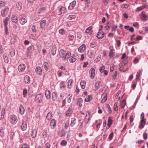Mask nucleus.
<instances>
[{"label":"nucleus","instance_id":"nucleus-26","mask_svg":"<svg viewBox=\"0 0 148 148\" xmlns=\"http://www.w3.org/2000/svg\"><path fill=\"white\" fill-rule=\"evenodd\" d=\"M73 82V80L72 79H70L67 82L68 83V88H69L70 89L72 88V84Z\"/></svg>","mask_w":148,"mask_h":148},{"label":"nucleus","instance_id":"nucleus-33","mask_svg":"<svg viewBox=\"0 0 148 148\" xmlns=\"http://www.w3.org/2000/svg\"><path fill=\"white\" fill-rule=\"evenodd\" d=\"M122 8H125L127 10H130V6L129 5L127 4H123L121 6Z\"/></svg>","mask_w":148,"mask_h":148},{"label":"nucleus","instance_id":"nucleus-8","mask_svg":"<svg viewBox=\"0 0 148 148\" xmlns=\"http://www.w3.org/2000/svg\"><path fill=\"white\" fill-rule=\"evenodd\" d=\"M25 64H20L18 67V71L21 72H23L25 69Z\"/></svg>","mask_w":148,"mask_h":148},{"label":"nucleus","instance_id":"nucleus-19","mask_svg":"<svg viewBox=\"0 0 148 148\" xmlns=\"http://www.w3.org/2000/svg\"><path fill=\"white\" fill-rule=\"evenodd\" d=\"M146 122L145 120H142L140 122V124L139 126V128L140 129H143L145 125Z\"/></svg>","mask_w":148,"mask_h":148},{"label":"nucleus","instance_id":"nucleus-15","mask_svg":"<svg viewBox=\"0 0 148 148\" xmlns=\"http://www.w3.org/2000/svg\"><path fill=\"white\" fill-rule=\"evenodd\" d=\"M104 36V33L102 32H98L97 37L99 39L103 38Z\"/></svg>","mask_w":148,"mask_h":148},{"label":"nucleus","instance_id":"nucleus-24","mask_svg":"<svg viewBox=\"0 0 148 148\" xmlns=\"http://www.w3.org/2000/svg\"><path fill=\"white\" fill-rule=\"evenodd\" d=\"M92 27L91 26L89 27L86 29L85 31L86 33L90 35L92 34Z\"/></svg>","mask_w":148,"mask_h":148},{"label":"nucleus","instance_id":"nucleus-13","mask_svg":"<svg viewBox=\"0 0 148 148\" xmlns=\"http://www.w3.org/2000/svg\"><path fill=\"white\" fill-rule=\"evenodd\" d=\"M73 112L72 109L69 108L68 110L66 112L65 115L67 117L70 116Z\"/></svg>","mask_w":148,"mask_h":148},{"label":"nucleus","instance_id":"nucleus-60","mask_svg":"<svg viewBox=\"0 0 148 148\" xmlns=\"http://www.w3.org/2000/svg\"><path fill=\"white\" fill-rule=\"evenodd\" d=\"M130 123L131 124L134 121L133 115H132L130 116Z\"/></svg>","mask_w":148,"mask_h":148},{"label":"nucleus","instance_id":"nucleus-27","mask_svg":"<svg viewBox=\"0 0 148 148\" xmlns=\"http://www.w3.org/2000/svg\"><path fill=\"white\" fill-rule=\"evenodd\" d=\"M46 20H42L40 22V28H44L46 25Z\"/></svg>","mask_w":148,"mask_h":148},{"label":"nucleus","instance_id":"nucleus-2","mask_svg":"<svg viewBox=\"0 0 148 148\" xmlns=\"http://www.w3.org/2000/svg\"><path fill=\"white\" fill-rule=\"evenodd\" d=\"M10 121L11 124L13 125H15L18 121L17 116L14 114L12 115L10 117Z\"/></svg>","mask_w":148,"mask_h":148},{"label":"nucleus","instance_id":"nucleus-38","mask_svg":"<svg viewBox=\"0 0 148 148\" xmlns=\"http://www.w3.org/2000/svg\"><path fill=\"white\" fill-rule=\"evenodd\" d=\"M92 99V97L90 95H88L86 97L85 101L86 102L90 101Z\"/></svg>","mask_w":148,"mask_h":148},{"label":"nucleus","instance_id":"nucleus-54","mask_svg":"<svg viewBox=\"0 0 148 148\" xmlns=\"http://www.w3.org/2000/svg\"><path fill=\"white\" fill-rule=\"evenodd\" d=\"M67 144V142L65 140H63L61 143V145H62L65 146Z\"/></svg>","mask_w":148,"mask_h":148},{"label":"nucleus","instance_id":"nucleus-7","mask_svg":"<svg viewBox=\"0 0 148 148\" xmlns=\"http://www.w3.org/2000/svg\"><path fill=\"white\" fill-rule=\"evenodd\" d=\"M8 11V8L7 7H5L4 9L1 11V14L2 16L3 17H5L6 16Z\"/></svg>","mask_w":148,"mask_h":148},{"label":"nucleus","instance_id":"nucleus-1","mask_svg":"<svg viewBox=\"0 0 148 148\" xmlns=\"http://www.w3.org/2000/svg\"><path fill=\"white\" fill-rule=\"evenodd\" d=\"M60 56L62 58V59L64 60H68L69 57L71 55V53L70 51H68L66 53V51L64 49H61L59 53Z\"/></svg>","mask_w":148,"mask_h":148},{"label":"nucleus","instance_id":"nucleus-34","mask_svg":"<svg viewBox=\"0 0 148 148\" xmlns=\"http://www.w3.org/2000/svg\"><path fill=\"white\" fill-rule=\"evenodd\" d=\"M59 10L60 13L61 14L65 12L66 11V8L63 6H62L61 8L59 9Z\"/></svg>","mask_w":148,"mask_h":148},{"label":"nucleus","instance_id":"nucleus-22","mask_svg":"<svg viewBox=\"0 0 148 148\" xmlns=\"http://www.w3.org/2000/svg\"><path fill=\"white\" fill-rule=\"evenodd\" d=\"M21 127L23 131H25L27 128V124L26 122H23L21 126Z\"/></svg>","mask_w":148,"mask_h":148},{"label":"nucleus","instance_id":"nucleus-20","mask_svg":"<svg viewBox=\"0 0 148 148\" xmlns=\"http://www.w3.org/2000/svg\"><path fill=\"white\" fill-rule=\"evenodd\" d=\"M56 50L57 48L56 46L55 45L53 46L51 50V52L53 56H54L56 54Z\"/></svg>","mask_w":148,"mask_h":148},{"label":"nucleus","instance_id":"nucleus-61","mask_svg":"<svg viewBox=\"0 0 148 148\" xmlns=\"http://www.w3.org/2000/svg\"><path fill=\"white\" fill-rule=\"evenodd\" d=\"M109 23L108 22L105 27V28L106 30H108L109 29Z\"/></svg>","mask_w":148,"mask_h":148},{"label":"nucleus","instance_id":"nucleus-17","mask_svg":"<svg viewBox=\"0 0 148 148\" xmlns=\"http://www.w3.org/2000/svg\"><path fill=\"white\" fill-rule=\"evenodd\" d=\"M76 2L75 1H74L71 3L68 7L69 10H71L73 9L76 5Z\"/></svg>","mask_w":148,"mask_h":148},{"label":"nucleus","instance_id":"nucleus-41","mask_svg":"<svg viewBox=\"0 0 148 148\" xmlns=\"http://www.w3.org/2000/svg\"><path fill=\"white\" fill-rule=\"evenodd\" d=\"M57 98L56 93L55 92H53L52 94V99L53 101L56 100Z\"/></svg>","mask_w":148,"mask_h":148},{"label":"nucleus","instance_id":"nucleus-32","mask_svg":"<svg viewBox=\"0 0 148 148\" xmlns=\"http://www.w3.org/2000/svg\"><path fill=\"white\" fill-rule=\"evenodd\" d=\"M12 19V22L15 23H16L18 21L17 17L15 16H13Z\"/></svg>","mask_w":148,"mask_h":148},{"label":"nucleus","instance_id":"nucleus-31","mask_svg":"<svg viewBox=\"0 0 148 148\" xmlns=\"http://www.w3.org/2000/svg\"><path fill=\"white\" fill-rule=\"evenodd\" d=\"M52 117V113L51 112H49L46 116V119L48 120H50Z\"/></svg>","mask_w":148,"mask_h":148},{"label":"nucleus","instance_id":"nucleus-12","mask_svg":"<svg viewBox=\"0 0 148 148\" xmlns=\"http://www.w3.org/2000/svg\"><path fill=\"white\" fill-rule=\"evenodd\" d=\"M36 73L39 75H41L42 73V70L41 67L40 66L37 67L35 69Z\"/></svg>","mask_w":148,"mask_h":148},{"label":"nucleus","instance_id":"nucleus-14","mask_svg":"<svg viewBox=\"0 0 148 148\" xmlns=\"http://www.w3.org/2000/svg\"><path fill=\"white\" fill-rule=\"evenodd\" d=\"M45 94L46 97L47 99H49L51 98V96L50 92L48 90H46L45 91Z\"/></svg>","mask_w":148,"mask_h":148},{"label":"nucleus","instance_id":"nucleus-25","mask_svg":"<svg viewBox=\"0 0 148 148\" xmlns=\"http://www.w3.org/2000/svg\"><path fill=\"white\" fill-rule=\"evenodd\" d=\"M25 112V109L24 107L22 105H21L19 108V112L21 115L24 114Z\"/></svg>","mask_w":148,"mask_h":148},{"label":"nucleus","instance_id":"nucleus-6","mask_svg":"<svg viewBox=\"0 0 148 148\" xmlns=\"http://www.w3.org/2000/svg\"><path fill=\"white\" fill-rule=\"evenodd\" d=\"M42 97L40 94H38L35 97V101L37 102L40 103L42 101Z\"/></svg>","mask_w":148,"mask_h":148},{"label":"nucleus","instance_id":"nucleus-4","mask_svg":"<svg viewBox=\"0 0 148 148\" xmlns=\"http://www.w3.org/2000/svg\"><path fill=\"white\" fill-rule=\"evenodd\" d=\"M20 21L22 25H24L27 22V17L24 15L21 16L20 17Z\"/></svg>","mask_w":148,"mask_h":148},{"label":"nucleus","instance_id":"nucleus-57","mask_svg":"<svg viewBox=\"0 0 148 148\" xmlns=\"http://www.w3.org/2000/svg\"><path fill=\"white\" fill-rule=\"evenodd\" d=\"M117 74V71H116L115 72V73L113 76L112 77V79L114 80H115L116 78V76Z\"/></svg>","mask_w":148,"mask_h":148},{"label":"nucleus","instance_id":"nucleus-49","mask_svg":"<svg viewBox=\"0 0 148 148\" xmlns=\"http://www.w3.org/2000/svg\"><path fill=\"white\" fill-rule=\"evenodd\" d=\"M75 18V15H71L68 17V18L70 20H71Z\"/></svg>","mask_w":148,"mask_h":148},{"label":"nucleus","instance_id":"nucleus-50","mask_svg":"<svg viewBox=\"0 0 148 148\" xmlns=\"http://www.w3.org/2000/svg\"><path fill=\"white\" fill-rule=\"evenodd\" d=\"M46 10V8L45 7H43L40 9L39 11L38 12V13L41 12H44Z\"/></svg>","mask_w":148,"mask_h":148},{"label":"nucleus","instance_id":"nucleus-44","mask_svg":"<svg viewBox=\"0 0 148 148\" xmlns=\"http://www.w3.org/2000/svg\"><path fill=\"white\" fill-rule=\"evenodd\" d=\"M72 95V94H69L67 97V101L68 103H70L71 101Z\"/></svg>","mask_w":148,"mask_h":148},{"label":"nucleus","instance_id":"nucleus-46","mask_svg":"<svg viewBox=\"0 0 148 148\" xmlns=\"http://www.w3.org/2000/svg\"><path fill=\"white\" fill-rule=\"evenodd\" d=\"M3 59L5 63H8L9 62L8 58L7 56H3Z\"/></svg>","mask_w":148,"mask_h":148},{"label":"nucleus","instance_id":"nucleus-45","mask_svg":"<svg viewBox=\"0 0 148 148\" xmlns=\"http://www.w3.org/2000/svg\"><path fill=\"white\" fill-rule=\"evenodd\" d=\"M147 7V6L146 5H142L141 7H138L137 9V10L138 11H140L143 10L145 8H146Z\"/></svg>","mask_w":148,"mask_h":148},{"label":"nucleus","instance_id":"nucleus-3","mask_svg":"<svg viewBox=\"0 0 148 148\" xmlns=\"http://www.w3.org/2000/svg\"><path fill=\"white\" fill-rule=\"evenodd\" d=\"M109 49H110L109 54V56L110 58H113L114 57L115 53V50L112 46H110Z\"/></svg>","mask_w":148,"mask_h":148},{"label":"nucleus","instance_id":"nucleus-56","mask_svg":"<svg viewBox=\"0 0 148 148\" xmlns=\"http://www.w3.org/2000/svg\"><path fill=\"white\" fill-rule=\"evenodd\" d=\"M87 54L90 58H92L93 54L91 52L88 51V52Z\"/></svg>","mask_w":148,"mask_h":148},{"label":"nucleus","instance_id":"nucleus-43","mask_svg":"<svg viewBox=\"0 0 148 148\" xmlns=\"http://www.w3.org/2000/svg\"><path fill=\"white\" fill-rule=\"evenodd\" d=\"M86 82H80V85L82 89H84L85 87Z\"/></svg>","mask_w":148,"mask_h":148},{"label":"nucleus","instance_id":"nucleus-52","mask_svg":"<svg viewBox=\"0 0 148 148\" xmlns=\"http://www.w3.org/2000/svg\"><path fill=\"white\" fill-rule=\"evenodd\" d=\"M59 33L61 35H63L65 33V31L63 29H61L59 31Z\"/></svg>","mask_w":148,"mask_h":148},{"label":"nucleus","instance_id":"nucleus-53","mask_svg":"<svg viewBox=\"0 0 148 148\" xmlns=\"http://www.w3.org/2000/svg\"><path fill=\"white\" fill-rule=\"evenodd\" d=\"M139 73L137 74L136 75V79L137 80H140V73L141 72L140 71H139Z\"/></svg>","mask_w":148,"mask_h":148},{"label":"nucleus","instance_id":"nucleus-11","mask_svg":"<svg viewBox=\"0 0 148 148\" xmlns=\"http://www.w3.org/2000/svg\"><path fill=\"white\" fill-rule=\"evenodd\" d=\"M56 121L54 119H52L50 123V125L51 127V128L54 129L56 127Z\"/></svg>","mask_w":148,"mask_h":148},{"label":"nucleus","instance_id":"nucleus-58","mask_svg":"<svg viewBox=\"0 0 148 148\" xmlns=\"http://www.w3.org/2000/svg\"><path fill=\"white\" fill-rule=\"evenodd\" d=\"M99 84L98 83L96 82L95 83V89L96 90H98L100 88L99 87Z\"/></svg>","mask_w":148,"mask_h":148},{"label":"nucleus","instance_id":"nucleus-5","mask_svg":"<svg viewBox=\"0 0 148 148\" xmlns=\"http://www.w3.org/2000/svg\"><path fill=\"white\" fill-rule=\"evenodd\" d=\"M89 73L90 78L92 79H93L95 78V69L93 68H91L89 71Z\"/></svg>","mask_w":148,"mask_h":148},{"label":"nucleus","instance_id":"nucleus-63","mask_svg":"<svg viewBox=\"0 0 148 148\" xmlns=\"http://www.w3.org/2000/svg\"><path fill=\"white\" fill-rule=\"evenodd\" d=\"M107 107L108 109V111L110 113H111L112 112V108L110 107V105L109 104H107Z\"/></svg>","mask_w":148,"mask_h":148},{"label":"nucleus","instance_id":"nucleus-29","mask_svg":"<svg viewBox=\"0 0 148 148\" xmlns=\"http://www.w3.org/2000/svg\"><path fill=\"white\" fill-rule=\"evenodd\" d=\"M76 119L75 118H72L71 120L70 126L71 127L74 126L76 122Z\"/></svg>","mask_w":148,"mask_h":148},{"label":"nucleus","instance_id":"nucleus-35","mask_svg":"<svg viewBox=\"0 0 148 148\" xmlns=\"http://www.w3.org/2000/svg\"><path fill=\"white\" fill-rule=\"evenodd\" d=\"M44 68L47 71L49 69V65L48 63L47 62H45L43 64Z\"/></svg>","mask_w":148,"mask_h":148},{"label":"nucleus","instance_id":"nucleus-37","mask_svg":"<svg viewBox=\"0 0 148 148\" xmlns=\"http://www.w3.org/2000/svg\"><path fill=\"white\" fill-rule=\"evenodd\" d=\"M126 104V101L125 100H123L121 103L120 106L122 108H123Z\"/></svg>","mask_w":148,"mask_h":148},{"label":"nucleus","instance_id":"nucleus-40","mask_svg":"<svg viewBox=\"0 0 148 148\" xmlns=\"http://www.w3.org/2000/svg\"><path fill=\"white\" fill-rule=\"evenodd\" d=\"M9 21V18L8 17H6L4 19L3 23L5 27L7 26Z\"/></svg>","mask_w":148,"mask_h":148},{"label":"nucleus","instance_id":"nucleus-36","mask_svg":"<svg viewBox=\"0 0 148 148\" xmlns=\"http://www.w3.org/2000/svg\"><path fill=\"white\" fill-rule=\"evenodd\" d=\"M37 130L36 129H34L32 131V136L33 138H34L36 136Z\"/></svg>","mask_w":148,"mask_h":148},{"label":"nucleus","instance_id":"nucleus-28","mask_svg":"<svg viewBox=\"0 0 148 148\" xmlns=\"http://www.w3.org/2000/svg\"><path fill=\"white\" fill-rule=\"evenodd\" d=\"M113 121L111 117H109L107 125L109 127H110L112 124Z\"/></svg>","mask_w":148,"mask_h":148},{"label":"nucleus","instance_id":"nucleus-16","mask_svg":"<svg viewBox=\"0 0 148 148\" xmlns=\"http://www.w3.org/2000/svg\"><path fill=\"white\" fill-rule=\"evenodd\" d=\"M24 81L25 83L29 84L30 83V77L26 75L24 77Z\"/></svg>","mask_w":148,"mask_h":148},{"label":"nucleus","instance_id":"nucleus-21","mask_svg":"<svg viewBox=\"0 0 148 148\" xmlns=\"http://www.w3.org/2000/svg\"><path fill=\"white\" fill-rule=\"evenodd\" d=\"M76 56L75 55L73 54L71 57L69 59V61L71 63H73L75 62L77 60Z\"/></svg>","mask_w":148,"mask_h":148},{"label":"nucleus","instance_id":"nucleus-51","mask_svg":"<svg viewBox=\"0 0 148 148\" xmlns=\"http://www.w3.org/2000/svg\"><path fill=\"white\" fill-rule=\"evenodd\" d=\"M5 3L4 2L2 1H1L0 2V8H1L3 7L5 5Z\"/></svg>","mask_w":148,"mask_h":148},{"label":"nucleus","instance_id":"nucleus-30","mask_svg":"<svg viewBox=\"0 0 148 148\" xmlns=\"http://www.w3.org/2000/svg\"><path fill=\"white\" fill-rule=\"evenodd\" d=\"M5 108H2L1 111V117L0 118V120H2L3 119L5 113Z\"/></svg>","mask_w":148,"mask_h":148},{"label":"nucleus","instance_id":"nucleus-55","mask_svg":"<svg viewBox=\"0 0 148 148\" xmlns=\"http://www.w3.org/2000/svg\"><path fill=\"white\" fill-rule=\"evenodd\" d=\"M114 134L113 132L111 133L109 136L108 138L110 140H112L113 138Z\"/></svg>","mask_w":148,"mask_h":148},{"label":"nucleus","instance_id":"nucleus-39","mask_svg":"<svg viewBox=\"0 0 148 148\" xmlns=\"http://www.w3.org/2000/svg\"><path fill=\"white\" fill-rule=\"evenodd\" d=\"M60 89L61 90H63L66 87V85L63 82H61L60 84Z\"/></svg>","mask_w":148,"mask_h":148},{"label":"nucleus","instance_id":"nucleus-10","mask_svg":"<svg viewBox=\"0 0 148 148\" xmlns=\"http://www.w3.org/2000/svg\"><path fill=\"white\" fill-rule=\"evenodd\" d=\"M141 19L143 21H147L148 18V16L145 14L143 11L140 15Z\"/></svg>","mask_w":148,"mask_h":148},{"label":"nucleus","instance_id":"nucleus-47","mask_svg":"<svg viewBox=\"0 0 148 148\" xmlns=\"http://www.w3.org/2000/svg\"><path fill=\"white\" fill-rule=\"evenodd\" d=\"M69 40L70 41L73 40L74 38V36L72 34H69L68 36Z\"/></svg>","mask_w":148,"mask_h":148},{"label":"nucleus","instance_id":"nucleus-9","mask_svg":"<svg viewBox=\"0 0 148 148\" xmlns=\"http://www.w3.org/2000/svg\"><path fill=\"white\" fill-rule=\"evenodd\" d=\"M86 49V46L84 44L80 46L78 49V51L80 53L84 52Z\"/></svg>","mask_w":148,"mask_h":148},{"label":"nucleus","instance_id":"nucleus-62","mask_svg":"<svg viewBox=\"0 0 148 148\" xmlns=\"http://www.w3.org/2000/svg\"><path fill=\"white\" fill-rule=\"evenodd\" d=\"M105 68V67L104 66H102L100 68V71L101 73H103V71Z\"/></svg>","mask_w":148,"mask_h":148},{"label":"nucleus","instance_id":"nucleus-42","mask_svg":"<svg viewBox=\"0 0 148 148\" xmlns=\"http://www.w3.org/2000/svg\"><path fill=\"white\" fill-rule=\"evenodd\" d=\"M107 94H105L101 101V102L102 103H104L106 101L107 99Z\"/></svg>","mask_w":148,"mask_h":148},{"label":"nucleus","instance_id":"nucleus-23","mask_svg":"<svg viewBox=\"0 0 148 148\" xmlns=\"http://www.w3.org/2000/svg\"><path fill=\"white\" fill-rule=\"evenodd\" d=\"M43 137L48 139L49 137V135L47 134V130H44L42 133Z\"/></svg>","mask_w":148,"mask_h":148},{"label":"nucleus","instance_id":"nucleus-48","mask_svg":"<svg viewBox=\"0 0 148 148\" xmlns=\"http://www.w3.org/2000/svg\"><path fill=\"white\" fill-rule=\"evenodd\" d=\"M143 138L145 140H147L148 136V134L146 132H144L143 134Z\"/></svg>","mask_w":148,"mask_h":148},{"label":"nucleus","instance_id":"nucleus-18","mask_svg":"<svg viewBox=\"0 0 148 148\" xmlns=\"http://www.w3.org/2000/svg\"><path fill=\"white\" fill-rule=\"evenodd\" d=\"M90 113V112H88L87 113H88V114H87L86 115L84 119V122L86 124H87L89 121Z\"/></svg>","mask_w":148,"mask_h":148},{"label":"nucleus","instance_id":"nucleus-59","mask_svg":"<svg viewBox=\"0 0 148 148\" xmlns=\"http://www.w3.org/2000/svg\"><path fill=\"white\" fill-rule=\"evenodd\" d=\"M36 26L35 25L32 26V30L33 32H36Z\"/></svg>","mask_w":148,"mask_h":148},{"label":"nucleus","instance_id":"nucleus-64","mask_svg":"<svg viewBox=\"0 0 148 148\" xmlns=\"http://www.w3.org/2000/svg\"><path fill=\"white\" fill-rule=\"evenodd\" d=\"M28 146L27 145L24 144L22 146L21 148H28Z\"/></svg>","mask_w":148,"mask_h":148}]
</instances>
